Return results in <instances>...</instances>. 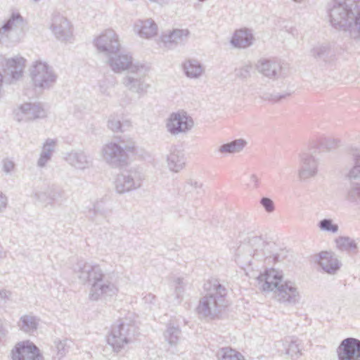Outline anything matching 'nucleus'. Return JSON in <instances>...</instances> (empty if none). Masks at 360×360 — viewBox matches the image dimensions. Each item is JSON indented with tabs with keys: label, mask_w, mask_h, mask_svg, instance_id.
<instances>
[{
	"label": "nucleus",
	"mask_w": 360,
	"mask_h": 360,
	"mask_svg": "<svg viewBox=\"0 0 360 360\" xmlns=\"http://www.w3.org/2000/svg\"><path fill=\"white\" fill-rule=\"evenodd\" d=\"M74 271L83 284L90 285L91 301L107 300L117 294L118 276L115 271H104L98 264L84 261L78 262Z\"/></svg>",
	"instance_id": "f257e3e1"
},
{
	"label": "nucleus",
	"mask_w": 360,
	"mask_h": 360,
	"mask_svg": "<svg viewBox=\"0 0 360 360\" xmlns=\"http://www.w3.org/2000/svg\"><path fill=\"white\" fill-rule=\"evenodd\" d=\"M331 25L360 41V0H334L328 8Z\"/></svg>",
	"instance_id": "f03ea898"
},
{
	"label": "nucleus",
	"mask_w": 360,
	"mask_h": 360,
	"mask_svg": "<svg viewBox=\"0 0 360 360\" xmlns=\"http://www.w3.org/2000/svg\"><path fill=\"white\" fill-rule=\"evenodd\" d=\"M204 288L208 292L200 299L197 310L200 315L213 319L226 307V289L217 279L209 281Z\"/></svg>",
	"instance_id": "7ed1b4c3"
},
{
	"label": "nucleus",
	"mask_w": 360,
	"mask_h": 360,
	"mask_svg": "<svg viewBox=\"0 0 360 360\" xmlns=\"http://www.w3.org/2000/svg\"><path fill=\"white\" fill-rule=\"evenodd\" d=\"M135 150V143L131 138L120 137L117 142L111 141L101 149L103 160L112 168H120L127 163L129 153Z\"/></svg>",
	"instance_id": "20e7f679"
},
{
	"label": "nucleus",
	"mask_w": 360,
	"mask_h": 360,
	"mask_svg": "<svg viewBox=\"0 0 360 360\" xmlns=\"http://www.w3.org/2000/svg\"><path fill=\"white\" fill-rule=\"evenodd\" d=\"M269 243L264 240L262 236L248 233L243 238L236 252V259L241 264L250 266L252 260H261L264 258L271 259L266 255L265 249Z\"/></svg>",
	"instance_id": "39448f33"
},
{
	"label": "nucleus",
	"mask_w": 360,
	"mask_h": 360,
	"mask_svg": "<svg viewBox=\"0 0 360 360\" xmlns=\"http://www.w3.org/2000/svg\"><path fill=\"white\" fill-rule=\"evenodd\" d=\"M136 333L137 328L133 321L127 318L120 319L112 326L107 342L113 352L119 353L126 345L133 342Z\"/></svg>",
	"instance_id": "423d86ee"
},
{
	"label": "nucleus",
	"mask_w": 360,
	"mask_h": 360,
	"mask_svg": "<svg viewBox=\"0 0 360 360\" xmlns=\"http://www.w3.org/2000/svg\"><path fill=\"white\" fill-rule=\"evenodd\" d=\"M143 169L138 167H131L117 174L114 180L115 192L120 195L125 194L139 189L145 180Z\"/></svg>",
	"instance_id": "0eeeda50"
},
{
	"label": "nucleus",
	"mask_w": 360,
	"mask_h": 360,
	"mask_svg": "<svg viewBox=\"0 0 360 360\" xmlns=\"http://www.w3.org/2000/svg\"><path fill=\"white\" fill-rule=\"evenodd\" d=\"M350 154L353 158L354 165L347 175L351 184L347 189L345 199L350 202L359 205L360 204V184L355 181H360V149L351 148Z\"/></svg>",
	"instance_id": "6e6552de"
},
{
	"label": "nucleus",
	"mask_w": 360,
	"mask_h": 360,
	"mask_svg": "<svg viewBox=\"0 0 360 360\" xmlns=\"http://www.w3.org/2000/svg\"><path fill=\"white\" fill-rule=\"evenodd\" d=\"M30 77L34 86L41 90L51 88L58 77L52 68L41 61H37L32 66Z\"/></svg>",
	"instance_id": "1a4fd4ad"
},
{
	"label": "nucleus",
	"mask_w": 360,
	"mask_h": 360,
	"mask_svg": "<svg viewBox=\"0 0 360 360\" xmlns=\"http://www.w3.org/2000/svg\"><path fill=\"white\" fill-rule=\"evenodd\" d=\"M24 27V20L19 13L11 15L0 24V44L8 46L20 40L18 33Z\"/></svg>",
	"instance_id": "9d476101"
},
{
	"label": "nucleus",
	"mask_w": 360,
	"mask_h": 360,
	"mask_svg": "<svg viewBox=\"0 0 360 360\" xmlns=\"http://www.w3.org/2000/svg\"><path fill=\"white\" fill-rule=\"evenodd\" d=\"M123 85L130 91L139 95L145 94L150 85L145 81V71L143 65L132 67L122 79Z\"/></svg>",
	"instance_id": "9b49d317"
},
{
	"label": "nucleus",
	"mask_w": 360,
	"mask_h": 360,
	"mask_svg": "<svg viewBox=\"0 0 360 360\" xmlns=\"http://www.w3.org/2000/svg\"><path fill=\"white\" fill-rule=\"evenodd\" d=\"M194 125L193 118L184 110H179L170 114L167 120L166 129L172 135L186 134Z\"/></svg>",
	"instance_id": "f8f14e48"
},
{
	"label": "nucleus",
	"mask_w": 360,
	"mask_h": 360,
	"mask_svg": "<svg viewBox=\"0 0 360 360\" xmlns=\"http://www.w3.org/2000/svg\"><path fill=\"white\" fill-rule=\"evenodd\" d=\"M97 50L105 55L110 56L120 51V44L118 35L111 29L104 30L94 39Z\"/></svg>",
	"instance_id": "ddd939ff"
},
{
	"label": "nucleus",
	"mask_w": 360,
	"mask_h": 360,
	"mask_svg": "<svg viewBox=\"0 0 360 360\" xmlns=\"http://www.w3.org/2000/svg\"><path fill=\"white\" fill-rule=\"evenodd\" d=\"M277 300L285 305H295L299 303L301 296L295 283L283 281L275 291Z\"/></svg>",
	"instance_id": "4468645a"
},
{
	"label": "nucleus",
	"mask_w": 360,
	"mask_h": 360,
	"mask_svg": "<svg viewBox=\"0 0 360 360\" xmlns=\"http://www.w3.org/2000/svg\"><path fill=\"white\" fill-rule=\"evenodd\" d=\"M12 359L13 360H43L38 347L30 341L18 343L12 350Z\"/></svg>",
	"instance_id": "2eb2a0df"
},
{
	"label": "nucleus",
	"mask_w": 360,
	"mask_h": 360,
	"mask_svg": "<svg viewBox=\"0 0 360 360\" xmlns=\"http://www.w3.org/2000/svg\"><path fill=\"white\" fill-rule=\"evenodd\" d=\"M259 288L264 292H274L283 283L281 272L274 269H267L257 277Z\"/></svg>",
	"instance_id": "dca6fc26"
},
{
	"label": "nucleus",
	"mask_w": 360,
	"mask_h": 360,
	"mask_svg": "<svg viewBox=\"0 0 360 360\" xmlns=\"http://www.w3.org/2000/svg\"><path fill=\"white\" fill-rule=\"evenodd\" d=\"M339 360H360V340L354 338L343 340L338 348Z\"/></svg>",
	"instance_id": "f3484780"
},
{
	"label": "nucleus",
	"mask_w": 360,
	"mask_h": 360,
	"mask_svg": "<svg viewBox=\"0 0 360 360\" xmlns=\"http://www.w3.org/2000/svg\"><path fill=\"white\" fill-rule=\"evenodd\" d=\"M51 29L57 39L67 41L72 35L69 21L60 14H55L52 18Z\"/></svg>",
	"instance_id": "a211bd4d"
},
{
	"label": "nucleus",
	"mask_w": 360,
	"mask_h": 360,
	"mask_svg": "<svg viewBox=\"0 0 360 360\" xmlns=\"http://www.w3.org/2000/svg\"><path fill=\"white\" fill-rule=\"evenodd\" d=\"M117 53L108 56V64L115 72L119 73L124 70L131 72L132 67L138 65L133 63L131 55L127 53L117 54Z\"/></svg>",
	"instance_id": "6ab92c4d"
},
{
	"label": "nucleus",
	"mask_w": 360,
	"mask_h": 360,
	"mask_svg": "<svg viewBox=\"0 0 360 360\" xmlns=\"http://www.w3.org/2000/svg\"><path fill=\"white\" fill-rule=\"evenodd\" d=\"M65 161L72 167L78 170H84L92 165V159L84 150H72L65 157Z\"/></svg>",
	"instance_id": "aec40b11"
},
{
	"label": "nucleus",
	"mask_w": 360,
	"mask_h": 360,
	"mask_svg": "<svg viewBox=\"0 0 360 360\" xmlns=\"http://www.w3.org/2000/svg\"><path fill=\"white\" fill-rule=\"evenodd\" d=\"M318 172V161L311 154L303 153L300 158L299 177L301 180H307L316 175Z\"/></svg>",
	"instance_id": "412c9836"
},
{
	"label": "nucleus",
	"mask_w": 360,
	"mask_h": 360,
	"mask_svg": "<svg viewBox=\"0 0 360 360\" xmlns=\"http://www.w3.org/2000/svg\"><path fill=\"white\" fill-rule=\"evenodd\" d=\"M317 262L323 271L328 274H336L341 266V262L331 252H321L318 255Z\"/></svg>",
	"instance_id": "4be33fe9"
},
{
	"label": "nucleus",
	"mask_w": 360,
	"mask_h": 360,
	"mask_svg": "<svg viewBox=\"0 0 360 360\" xmlns=\"http://www.w3.org/2000/svg\"><path fill=\"white\" fill-rule=\"evenodd\" d=\"M258 71L269 78L283 77V68L280 63L276 60L262 59L257 65Z\"/></svg>",
	"instance_id": "5701e85b"
},
{
	"label": "nucleus",
	"mask_w": 360,
	"mask_h": 360,
	"mask_svg": "<svg viewBox=\"0 0 360 360\" xmlns=\"http://www.w3.org/2000/svg\"><path fill=\"white\" fill-rule=\"evenodd\" d=\"M19 110L24 116V117L18 118L19 121L23 119L26 120H33L38 118H43L46 116V110L39 103H25L20 105Z\"/></svg>",
	"instance_id": "b1692460"
},
{
	"label": "nucleus",
	"mask_w": 360,
	"mask_h": 360,
	"mask_svg": "<svg viewBox=\"0 0 360 360\" xmlns=\"http://www.w3.org/2000/svg\"><path fill=\"white\" fill-rule=\"evenodd\" d=\"M108 212L109 210L106 206V202L103 199H100L94 203L93 207L89 209L87 216L92 222L99 224L102 219L106 217Z\"/></svg>",
	"instance_id": "393cba45"
},
{
	"label": "nucleus",
	"mask_w": 360,
	"mask_h": 360,
	"mask_svg": "<svg viewBox=\"0 0 360 360\" xmlns=\"http://www.w3.org/2000/svg\"><path fill=\"white\" fill-rule=\"evenodd\" d=\"M134 31L141 37L150 38L156 35L158 26L151 19L139 20L134 25Z\"/></svg>",
	"instance_id": "a878e982"
},
{
	"label": "nucleus",
	"mask_w": 360,
	"mask_h": 360,
	"mask_svg": "<svg viewBox=\"0 0 360 360\" xmlns=\"http://www.w3.org/2000/svg\"><path fill=\"white\" fill-rule=\"evenodd\" d=\"M167 162L171 171L179 172L185 166L184 154L176 147H172L169 154L167 155Z\"/></svg>",
	"instance_id": "bb28decb"
},
{
	"label": "nucleus",
	"mask_w": 360,
	"mask_h": 360,
	"mask_svg": "<svg viewBox=\"0 0 360 360\" xmlns=\"http://www.w3.org/2000/svg\"><path fill=\"white\" fill-rule=\"evenodd\" d=\"M253 40V35L250 30L241 29L235 32L231 43L236 48L245 49L251 46Z\"/></svg>",
	"instance_id": "cd10ccee"
},
{
	"label": "nucleus",
	"mask_w": 360,
	"mask_h": 360,
	"mask_svg": "<svg viewBox=\"0 0 360 360\" xmlns=\"http://www.w3.org/2000/svg\"><path fill=\"white\" fill-rule=\"evenodd\" d=\"M25 60L22 57H16L8 59L6 61V71L11 76L12 79L16 81L22 75Z\"/></svg>",
	"instance_id": "c85d7f7f"
},
{
	"label": "nucleus",
	"mask_w": 360,
	"mask_h": 360,
	"mask_svg": "<svg viewBox=\"0 0 360 360\" xmlns=\"http://www.w3.org/2000/svg\"><path fill=\"white\" fill-rule=\"evenodd\" d=\"M39 321V319L33 315L25 314L20 317L18 326L22 331L31 335L37 331Z\"/></svg>",
	"instance_id": "c756f323"
},
{
	"label": "nucleus",
	"mask_w": 360,
	"mask_h": 360,
	"mask_svg": "<svg viewBox=\"0 0 360 360\" xmlns=\"http://www.w3.org/2000/svg\"><path fill=\"white\" fill-rule=\"evenodd\" d=\"M311 56L314 58L327 61L333 56V51L328 44H319L315 45L310 51Z\"/></svg>",
	"instance_id": "7c9ffc66"
},
{
	"label": "nucleus",
	"mask_w": 360,
	"mask_h": 360,
	"mask_svg": "<svg viewBox=\"0 0 360 360\" xmlns=\"http://www.w3.org/2000/svg\"><path fill=\"white\" fill-rule=\"evenodd\" d=\"M184 71L186 75L190 78H198L202 73V67L200 63L194 59H190L183 65Z\"/></svg>",
	"instance_id": "2f4dec72"
},
{
	"label": "nucleus",
	"mask_w": 360,
	"mask_h": 360,
	"mask_svg": "<svg viewBox=\"0 0 360 360\" xmlns=\"http://www.w3.org/2000/svg\"><path fill=\"white\" fill-rule=\"evenodd\" d=\"M247 142L243 139H235L229 143L222 144L219 148L221 153H236L241 151L246 146Z\"/></svg>",
	"instance_id": "473e14b6"
},
{
	"label": "nucleus",
	"mask_w": 360,
	"mask_h": 360,
	"mask_svg": "<svg viewBox=\"0 0 360 360\" xmlns=\"http://www.w3.org/2000/svg\"><path fill=\"white\" fill-rule=\"evenodd\" d=\"M181 333V332L179 327L169 324L164 333V337L171 346H176L179 342Z\"/></svg>",
	"instance_id": "72a5a7b5"
},
{
	"label": "nucleus",
	"mask_w": 360,
	"mask_h": 360,
	"mask_svg": "<svg viewBox=\"0 0 360 360\" xmlns=\"http://www.w3.org/2000/svg\"><path fill=\"white\" fill-rule=\"evenodd\" d=\"M337 248L341 251L355 252L357 248L356 242L347 236H339L335 239Z\"/></svg>",
	"instance_id": "f704fd0d"
},
{
	"label": "nucleus",
	"mask_w": 360,
	"mask_h": 360,
	"mask_svg": "<svg viewBox=\"0 0 360 360\" xmlns=\"http://www.w3.org/2000/svg\"><path fill=\"white\" fill-rule=\"evenodd\" d=\"M285 354L291 359H297L301 355V351L297 340H285L283 344Z\"/></svg>",
	"instance_id": "c9c22d12"
},
{
	"label": "nucleus",
	"mask_w": 360,
	"mask_h": 360,
	"mask_svg": "<svg viewBox=\"0 0 360 360\" xmlns=\"http://www.w3.org/2000/svg\"><path fill=\"white\" fill-rule=\"evenodd\" d=\"M202 186L203 184L202 182L195 179H189L186 182L184 190L186 195L191 194V195H195L198 196L202 193Z\"/></svg>",
	"instance_id": "e433bc0d"
},
{
	"label": "nucleus",
	"mask_w": 360,
	"mask_h": 360,
	"mask_svg": "<svg viewBox=\"0 0 360 360\" xmlns=\"http://www.w3.org/2000/svg\"><path fill=\"white\" fill-rule=\"evenodd\" d=\"M217 356L220 360H245L240 352L229 347L221 348Z\"/></svg>",
	"instance_id": "4c0bfd02"
},
{
	"label": "nucleus",
	"mask_w": 360,
	"mask_h": 360,
	"mask_svg": "<svg viewBox=\"0 0 360 360\" xmlns=\"http://www.w3.org/2000/svg\"><path fill=\"white\" fill-rule=\"evenodd\" d=\"M188 30H174L168 37L166 42L181 43L188 37L189 34Z\"/></svg>",
	"instance_id": "58836bf2"
},
{
	"label": "nucleus",
	"mask_w": 360,
	"mask_h": 360,
	"mask_svg": "<svg viewBox=\"0 0 360 360\" xmlns=\"http://www.w3.org/2000/svg\"><path fill=\"white\" fill-rule=\"evenodd\" d=\"M318 227L320 230L336 233L339 230V226L337 224L333 223L331 219H323L318 223Z\"/></svg>",
	"instance_id": "ea45409f"
},
{
	"label": "nucleus",
	"mask_w": 360,
	"mask_h": 360,
	"mask_svg": "<svg viewBox=\"0 0 360 360\" xmlns=\"http://www.w3.org/2000/svg\"><path fill=\"white\" fill-rule=\"evenodd\" d=\"M340 146V140L335 138H324L320 143L321 149L326 151H332L338 148Z\"/></svg>",
	"instance_id": "a19ab883"
},
{
	"label": "nucleus",
	"mask_w": 360,
	"mask_h": 360,
	"mask_svg": "<svg viewBox=\"0 0 360 360\" xmlns=\"http://www.w3.org/2000/svg\"><path fill=\"white\" fill-rule=\"evenodd\" d=\"M68 340L64 339L63 340H56L54 341V345L57 351V358L58 360L63 358L69 351V346L68 345Z\"/></svg>",
	"instance_id": "79ce46f5"
},
{
	"label": "nucleus",
	"mask_w": 360,
	"mask_h": 360,
	"mask_svg": "<svg viewBox=\"0 0 360 360\" xmlns=\"http://www.w3.org/2000/svg\"><path fill=\"white\" fill-rule=\"evenodd\" d=\"M174 282L175 285L174 292L176 295V304H179L181 301V298L184 292V287L186 283L184 282V278L179 277L176 278Z\"/></svg>",
	"instance_id": "37998d69"
},
{
	"label": "nucleus",
	"mask_w": 360,
	"mask_h": 360,
	"mask_svg": "<svg viewBox=\"0 0 360 360\" xmlns=\"http://www.w3.org/2000/svg\"><path fill=\"white\" fill-rule=\"evenodd\" d=\"M251 70L252 65L246 64L239 68H236L235 75L237 77L245 79L250 77Z\"/></svg>",
	"instance_id": "c03bdc74"
},
{
	"label": "nucleus",
	"mask_w": 360,
	"mask_h": 360,
	"mask_svg": "<svg viewBox=\"0 0 360 360\" xmlns=\"http://www.w3.org/2000/svg\"><path fill=\"white\" fill-rule=\"evenodd\" d=\"M49 202L48 203H51L53 201L57 200L61 198H63L64 195V191L62 189H58L56 188L54 186H51L49 188Z\"/></svg>",
	"instance_id": "a18cd8bd"
},
{
	"label": "nucleus",
	"mask_w": 360,
	"mask_h": 360,
	"mask_svg": "<svg viewBox=\"0 0 360 360\" xmlns=\"http://www.w3.org/2000/svg\"><path fill=\"white\" fill-rule=\"evenodd\" d=\"M108 128L114 132L122 131V124L121 122L115 118L110 117L108 122Z\"/></svg>",
	"instance_id": "49530a36"
},
{
	"label": "nucleus",
	"mask_w": 360,
	"mask_h": 360,
	"mask_svg": "<svg viewBox=\"0 0 360 360\" xmlns=\"http://www.w3.org/2000/svg\"><path fill=\"white\" fill-rule=\"evenodd\" d=\"M289 94H278V93H274V94H264L263 98L264 99L269 100L273 103L278 102L281 101L283 98H285L287 96H289Z\"/></svg>",
	"instance_id": "de8ad7c7"
},
{
	"label": "nucleus",
	"mask_w": 360,
	"mask_h": 360,
	"mask_svg": "<svg viewBox=\"0 0 360 360\" xmlns=\"http://www.w3.org/2000/svg\"><path fill=\"white\" fill-rule=\"evenodd\" d=\"M260 203L267 212H272L275 209L274 203L273 200L269 198H262L260 200Z\"/></svg>",
	"instance_id": "09e8293b"
},
{
	"label": "nucleus",
	"mask_w": 360,
	"mask_h": 360,
	"mask_svg": "<svg viewBox=\"0 0 360 360\" xmlns=\"http://www.w3.org/2000/svg\"><path fill=\"white\" fill-rule=\"evenodd\" d=\"M56 145V141L53 139H47L42 148V153H45L51 156L52 153L54 150V147Z\"/></svg>",
	"instance_id": "8fccbe9b"
},
{
	"label": "nucleus",
	"mask_w": 360,
	"mask_h": 360,
	"mask_svg": "<svg viewBox=\"0 0 360 360\" xmlns=\"http://www.w3.org/2000/svg\"><path fill=\"white\" fill-rule=\"evenodd\" d=\"M2 170L6 174H10L15 167V163L8 158H5L1 162Z\"/></svg>",
	"instance_id": "3c124183"
},
{
	"label": "nucleus",
	"mask_w": 360,
	"mask_h": 360,
	"mask_svg": "<svg viewBox=\"0 0 360 360\" xmlns=\"http://www.w3.org/2000/svg\"><path fill=\"white\" fill-rule=\"evenodd\" d=\"M51 156L41 152L37 161V166L39 167H44L46 164L51 160Z\"/></svg>",
	"instance_id": "603ef678"
},
{
	"label": "nucleus",
	"mask_w": 360,
	"mask_h": 360,
	"mask_svg": "<svg viewBox=\"0 0 360 360\" xmlns=\"http://www.w3.org/2000/svg\"><path fill=\"white\" fill-rule=\"evenodd\" d=\"M35 198L42 202H46V204H49L48 202H49V191L46 192H36L34 194Z\"/></svg>",
	"instance_id": "864d4df0"
},
{
	"label": "nucleus",
	"mask_w": 360,
	"mask_h": 360,
	"mask_svg": "<svg viewBox=\"0 0 360 360\" xmlns=\"http://www.w3.org/2000/svg\"><path fill=\"white\" fill-rule=\"evenodd\" d=\"M7 198L3 193H0V212H1L6 207Z\"/></svg>",
	"instance_id": "5fc2aeb1"
},
{
	"label": "nucleus",
	"mask_w": 360,
	"mask_h": 360,
	"mask_svg": "<svg viewBox=\"0 0 360 360\" xmlns=\"http://www.w3.org/2000/svg\"><path fill=\"white\" fill-rule=\"evenodd\" d=\"M10 295L11 293L8 291L0 290V304H1L2 301L7 298Z\"/></svg>",
	"instance_id": "6e6d98bb"
},
{
	"label": "nucleus",
	"mask_w": 360,
	"mask_h": 360,
	"mask_svg": "<svg viewBox=\"0 0 360 360\" xmlns=\"http://www.w3.org/2000/svg\"><path fill=\"white\" fill-rule=\"evenodd\" d=\"M250 179H251V181L252 182L255 183V185L257 184V176L255 175H254V174L251 175Z\"/></svg>",
	"instance_id": "4d7b16f0"
},
{
	"label": "nucleus",
	"mask_w": 360,
	"mask_h": 360,
	"mask_svg": "<svg viewBox=\"0 0 360 360\" xmlns=\"http://www.w3.org/2000/svg\"><path fill=\"white\" fill-rule=\"evenodd\" d=\"M272 258H273V260H274V262H278V261H280V259H279V255H278V254H275V255H273V257H272Z\"/></svg>",
	"instance_id": "13d9d810"
},
{
	"label": "nucleus",
	"mask_w": 360,
	"mask_h": 360,
	"mask_svg": "<svg viewBox=\"0 0 360 360\" xmlns=\"http://www.w3.org/2000/svg\"><path fill=\"white\" fill-rule=\"evenodd\" d=\"M35 2H38L40 0H34Z\"/></svg>",
	"instance_id": "bf43d9fd"
},
{
	"label": "nucleus",
	"mask_w": 360,
	"mask_h": 360,
	"mask_svg": "<svg viewBox=\"0 0 360 360\" xmlns=\"http://www.w3.org/2000/svg\"><path fill=\"white\" fill-rule=\"evenodd\" d=\"M1 254V251L0 250V255Z\"/></svg>",
	"instance_id": "052dcab7"
}]
</instances>
